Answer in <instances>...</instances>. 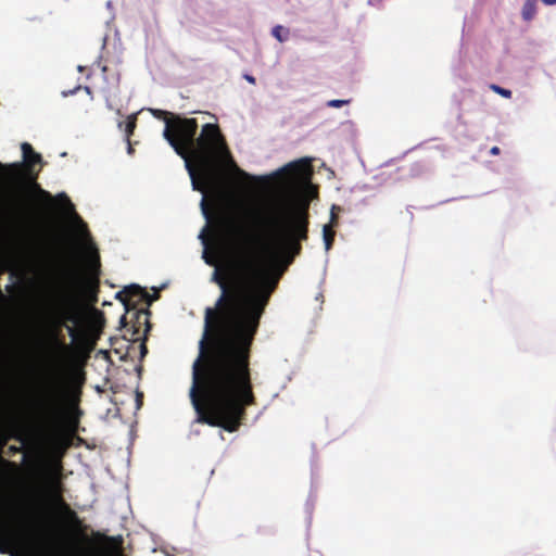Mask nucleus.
Wrapping results in <instances>:
<instances>
[{"label": "nucleus", "mask_w": 556, "mask_h": 556, "mask_svg": "<svg viewBox=\"0 0 556 556\" xmlns=\"http://www.w3.org/2000/svg\"><path fill=\"white\" fill-rule=\"evenodd\" d=\"M31 187L38 192L39 197L47 202L49 210L52 208V195L48 191L41 189L37 182H33Z\"/></svg>", "instance_id": "2eb2a0df"}, {"label": "nucleus", "mask_w": 556, "mask_h": 556, "mask_svg": "<svg viewBox=\"0 0 556 556\" xmlns=\"http://www.w3.org/2000/svg\"><path fill=\"white\" fill-rule=\"evenodd\" d=\"M123 125H124V123H123V122H119V123H118V127H119V128H122V126H123Z\"/></svg>", "instance_id": "4c0bfd02"}, {"label": "nucleus", "mask_w": 556, "mask_h": 556, "mask_svg": "<svg viewBox=\"0 0 556 556\" xmlns=\"http://www.w3.org/2000/svg\"><path fill=\"white\" fill-rule=\"evenodd\" d=\"M96 266L99 267L100 266V262H99V256L98 254L96 255Z\"/></svg>", "instance_id": "c9c22d12"}, {"label": "nucleus", "mask_w": 556, "mask_h": 556, "mask_svg": "<svg viewBox=\"0 0 556 556\" xmlns=\"http://www.w3.org/2000/svg\"><path fill=\"white\" fill-rule=\"evenodd\" d=\"M77 425H78V420L77 419L71 420V427H72L73 430L76 429Z\"/></svg>", "instance_id": "c85d7f7f"}, {"label": "nucleus", "mask_w": 556, "mask_h": 556, "mask_svg": "<svg viewBox=\"0 0 556 556\" xmlns=\"http://www.w3.org/2000/svg\"><path fill=\"white\" fill-rule=\"evenodd\" d=\"M23 157L26 163V166L30 168L36 163L41 162V155L34 151L31 144L28 142H23L21 146Z\"/></svg>", "instance_id": "1a4fd4ad"}, {"label": "nucleus", "mask_w": 556, "mask_h": 556, "mask_svg": "<svg viewBox=\"0 0 556 556\" xmlns=\"http://www.w3.org/2000/svg\"><path fill=\"white\" fill-rule=\"evenodd\" d=\"M83 227H84V229H85L86 233L89 236V233H88V229H87V225H86L85 223H83Z\"/></svg>", "instance_id": "e433bc0d"}, {"label": "nucleus", "mask_w": 556, "mask_h": 556, "mask_svg": "<svg viewBox=\"0 0 556 556\" xmlns=\"http://www.w3.org/2000/svg\"><path fill=\"white\" fill-rule=\"evenodd\" d=\"M244 78L252 85L255 84V78L251 75H244Z\"/></svg>", "instance_id": "a878e982"}, {"label": "nucleus", "mask_w": 556, "mask_h": 556, "mask_svg": "<svg viewBox=\"0 0 556 556\" xmlns=\"http://www.w3.org/2000/svg\"><path fill=\"white\" fill-rule=\"evenodd\" d=\"M536 14V0H526L522 7V18L530 22Z\"/></svg>", "instance_id": "9b49d317"}, {"label": "nucleus", "mask_w": 556, "mask_h": 556, "mask_svg": "<svg viewBox=\"0 0 556 556\" xmlns=\"http://www.w3.org/2000/svg\"><path fill=\"white\" fill-rule=\"evenodd\" d=\"M136 126H137V115L136 114H131L127 117V121L125 122V134H126V139H129L130 136L134 134L135 129H136Z\"/></svg>", "instance_id": "4468645a"}, {"label": "nucleus", "mask_w": 556, "mask_h": 556, "mask_svg": "<svg viewBox=\"0 0 556 556\" xmlns=\"http://www.w3.org/2000/svg\"><path fill=\"white\" fill-rule=\"evenodd\" d=\"M22 164L18 163H12L9 165H4L0 163V172H10L9 179L10 180H21L22 179Z\"/></svg>", "instance_id": "9d476101"}, {"label": "nucleus", "mask_w": 556, "mask_h": 556, "mask_svg": "<svg viewBox=\"0 0 556 556\" xmlns=\"http://www.w3.org/2000/svg\"><path fill=\"white\" fill-rule=\"evenodd\" d=\"M141 399H142V394L141 393H137V402H138L139 405L141 404Z\"/></svg>", "instance_id": "72a5a7b5"}, {"label": "nucleus", "mask_w": 556, "mask_h": 556, "mask_svg": "<svg viewBox=\"0 0 556 556\" xmlns=\"http://www.w3.org/2000/svg\"><path fill=\"white\" fill-rule=\"evenodd\" d=\"M271 35L280 42H283L288 39L289 30L282 27L281 25H277L273 28Z\"/></svg>", "instance_id": "dca6fc26"}, {"label": "nucleus", "mask_w": 556, "mask_h": 556, "mask_svg": "<svg viewBox=\"0 0 556 556\" xmlns=\"http://www.w3.org/2000/svg\"><path fill=\"white\" fill-rule=\"evenodd\" d=\"M84 89H85L86 93H89V94L91 93L90 87L86 86Z\"/></svg>", "instance_id": "f704fd0d"}, {"label": "nucleus", "mask_w": 556, "mask_h": 556, "mask_svg": "<svg viewBox=\"0 0 556 556\" xmlns=\"http://www.w3.org/2000/svg\"><path fill=\"white\" fill-rule=\"evenodd\" d=\"M500 152H501V150H500V148H498V147H493V148H491V150H490V154H492V155H498V154H500Z\"/></svg>", "instance_id": "393cba45"}, {"label": "nucleus", "mask_w": 556, "mask_h": 556, "mask_svg": "<svg viewBox=\"0 0 556 556\" xmlns=\"http://www.w3.org/2000/svg\"><path fill=\"white\" fill-rule=\"evenodd\" d=\"M204 260H205L206 264H208V265H215L216 264V261L214 258L208 257L205 254H204Z\"/></svg>", "instance_id": "b1692460"}, {"label": "nucleus", "mask_w": 556, "mask_h": 556, "mask_svg": "<svg viewBox=\"0 0 556 556\" xmlns=\"http://www.w3.org/2000/svg\"><path fill=\"white\" fill-rule=\"evenodd\" d=\"M1 462H2V463H4V464H7V465H9V466H12V467H15V466H16L14 462H9V460H5V459H3V458H1Z\"/></svg>", "instance_id": "7c9ffc66"}, {"label": "nucleus", "mask_w": 556, "mask_h": 556, "mask_svg": "<svg viewBox=\"0 0 556 556\" xmlns=\"http://www.w3.org/2000/svg\"><path fill=\"white\" fill-rule=\"evenodd\" d=\"M337 210L340 211V207L337 205H332L331 214H330V223L328 225H332L333 228L336 226H338V213L336 212Z\"/></svg>", "instance_id": "6ab92c4d"}, {"label": "nucleus", "mask_w": 556, "mask_h": 556, "mask_svg": "<svg viewBox=\"0 0 556 556\" xmlns=\"http://www.w3.org/2000/svg\"><path fill=\"white\" fill-rule=\"evenodd\" d=\"M0 553L1 554L8 553V546L0 544Z\"/></svg>", "instance_id": "c756f323"}, {"label": "nucleus", "mask_w": 556, "mask_h": 556, "mask_svg": "<svg viewBox=\"0 0 556 556\" xmlns=\"http://www.w3.org/2000/svg\"><path fill=\"white\" fill-rule=\"evenodd\" d=\"M308 217L307 205H279L266 219L270 235L286 257L287 265L300 255L301 242L308 238Z\"/></svg>", "instance_id": "20e7f679"}, {"label": "nucleus", "mask_w": 556, "mask_h": 556, "mask_svg": "<svg viewBox=\"0 0 556 556\" xmlns=\"http://www.w3.org/2000/svg\"><path fill=\"white\" fill-rule=\"evenodd\" d=\"M147 295L146 289L138 285H130L118 291L115 298L123 303L126 314H130L132 309H139L138 306L143 303Z\"/></svg>", "instance_id": "0eeeda50"}, {"label": "nucleus", "mask_w": 556, "mask_h": 556, "mask_svg": "<svg viewBox=\"0 0 556 556\" xmlns=\"http://www.w3.org/2000/svg\"><path fill=\"white\" fill-rule=\"evenodd\" d=\"M62 388L55 376L49 377L42 394L37 404L39 416L48 421L55 422L61 414Z\"/></svg>", "instance_id": "39448f33"}, {"label": "nucleus", "mask_w": 556, "mask_h": 556, "mask_svg": "<svg viewBox=\"0 0 556 556\" xmlns=\"http://www.w3.org/2000/svg\"><path fill=\"white\" fill-rule=\"evenodd\" d=\"M127 142H128V153H132L134 152V148L131 147V143H130V139H126Z\"/></svg>", "instance_id": "2f4dec72"}, {"label": "nucleus", "mask_w": 556, "mask_h": 556, "mask_svg": "<svg viewBox=\"0 0 556 556\" xmlns=\"http://www.w3.org/2000/svg\"><path fill=\"white\" fill-rule=\"evenodd\" d=\"M9 452H10V454L14 455V454H16V453H20V452H21V447L15 446V445H11V446L9 447Z\"/></svg>", "instance_id": "5701e85b"}, {"label": "nucleus", "mask_w": 556, "mask_h": 556, "mask_svg": "<svg viewBox=\"0 0 556 556\" xmlns=\"http://www.w3.org/2000/svg\"><path fill=\"white\" fill-rule=\"evenodd\" d=\"M350 103V100H330L327 102V106L329 108H341Z\"/></svg>", "instance_id": "aec40b11"}, {"label": "nucleus", "mask_w": 556, "mask_h": 556, "mask_svg": "<svg viewBox=\"0 0 556 556\" xmlns=\"http://www.w3.org/2000/svg\"><path fill=\"white\" fill-rule=\"evenodd\" d=\"M79 88H80V87H77L76 89L71 90V91H68V92H63V94H64V96H67V94H74V93H75V91H76L77 89H79Z\"/></svg>", "instance_id": "473e14b6"}, {"label": "nucleus", "mask_w": 556, "mask_h": 556, "mask_svg": "<svg viewBox=\"0 0 556 556\" xmlns=\"http://www.w3.org/2000/svg\"><path fill=\"white\" fill-rule=\"evenodd\" d=\"M9 439L10 437L7 435L4 432H0V448H2L7 444Z\"/></svg>", "instance_id": "4be33fe9"}, {"label": "nucleus", "mask_w": 556, "mask_h": 556, "mask_svg": "<svg viewBox=\"0 0 556 556\" xmlns=\"http://www.w3.org/2000/svg\"><path fill=\"white\" fill-rule=\"evenodd\" d=\"M490 88L501 94L502 97L504 98H507V99H510L511 98V91L509 89H505V88H502L501 86H497V85H491Z\"/></svg>", "instance_id": "a211bd4d"}, {"label": "nucleus", "mask_w": 556, "mask_h": 556, "mask_svg": "<svg viewBox=\"0 0 556 556\" xmlns=\"http://www.w3.org/2000/svg\"><path fill=\"white\" fill-rule=\"evenodd\" d=\"M73 274L68 268H62L53 281L46 316L50 326L49 341L54 346H63L60 333L63 328L72 340L79 337L78 327L84 319L83 306L72 289Z\"/></svg>", "instance_id": "7ed1b4c3"}, {"label": "nucleus", "mask_w": 556, "mask_h": 556, "mask_svg": "<svg viewBox=\"0 0 556 556\" xmlns=\"http://www.w3.org/2000/svg\"><path fill=\"white\" fill-rule=\"evenodd\" d=\"M157 299H159V293L150 294L148 292V295L144 298L143 303H146L148 306H150Z\"/></svg>", "instance_id": "412c9836"}, {"label": "nucleus", "mask_w": 556, "mask_h": 556, "mask_svg": "<svg viewBox=\"0 0 556 556\" xmlns=\"http://www.w3.org/2000/svg\"><path fill=\"white\" fill-rule=\"evenodd\" d=\"M60 489L61 482L58 479H52L50 482V490L53 500L65 510V513L68 516V519L72 522L78 525L79 520L77 514L74 510H72L70 506L64 502Z\"/></svg>", "instance_id": "6e6552de"}, {"label": "nucleus", "mask_w": 556, "mask_h": 556, "mask_svg": "<svg viewBox=\"0 0 556 556\" xmlns=\"http://www.w3.org/2000/svg\"><path fill=\"white\" fill-rule=\"evenodd\" d=\"M17 517L16 509H13L11 506L0 505V519H10L15 520Z\"/></svg>", "instance_id": "f3484780"}, {"label": "nucleus", "mask_w": 556, "mask_h": 556, "mask_svg": "<svg viewBox=\"0 0 556 556\" xmlns=\"http://www.w3.org/2000/svg\"><path fill=\"white\" fill-rule=\"evenodd\" d=\"M150 311L148 308L144 309H132L130 314H124L119 319V325L122 328H125L128 333H130L131 341H137L139 339L140 333L146 334L151 329V324L149 320Z\"/></svg>", "instance_id": "423d86ee"}, {"label": "nucleus", "mask_w": 556, "mask_h": 556, "mask_svg": "<svg viewBox=\"0 0 556 556\" xmlns=\"http://www.w3.org/2000/svg\"><path fill=\"white\" fill-rule=\"evenodd\" d=\"M546 5H554L556 4V0H541Z\"/></svg>", "instance_id": "cd10ccee"}, {"label": "nucleus", "mask_w": 556, "mask_h": 556, "mask_svg": "<svg viewBox=\"0 0 556 556\" xmlns=\"http://www.w3.org/2000/svg\"><path fill=\"white\" fill-rule=\"evenodd\" d=\"M208 233L200 235L204 245L208 236L218 244H228L238 254L235 270L213 274L222 294L215 307H206L199 355L192 365L189 391L195 421L236 432L247 417V408L256 405L251 374V348L261 318L277 288L279 278L273 266H264L255 253V238L238 223L230 208L214 198L200 203Z\"/></svg>", "instance_id": "f257e3e1"}, {"label": "nucleus", "mask_w": 556, "mask_h": 556, "mask_svg": "<svg viewBox=\"0 0 556 556\" xmlns=\"http://www.w3.org/2000/svg\"><path fill=\"white\" fill-rule=\"evenodd\" d=\"M336 231L333 230L332 225H325L323 228V238L325 242L326 251H329L332 248L334 242Z\"/></svg>", "instance_id": "f8f14e48"}, {"label": "nucleus", "mask_w": 556, "mask_h": 556, "mask_svg": "<svg viewBox=\"0 0 556 556\" xmlns=\"http://www.w3.org/2000/svg\"><path fill=\"white\" fill-rule=\"evenodd\" d=\"M167 121L163 137L174 151L185 160L186 168L191 179L193 190L202 192L207 198L212 192L214 198L223 201L222 187L225 178L224 165L229 164L241 175L233 162L225 137L217 124L207 123L202 126L199 137L197 118L173 116Z\"/></svg>", "instance_id": "f03ea898"}, {"label": "nucleus", "mask_w": 556, "mask_h": 556, "mask_svg": "<svg viewBox=\"0 0 556 556\" xmlns=\"http://www.w3.org/2000/svg\"><path fill=\"white\" fill-rule=\"evenodd\" d=\"M150 111L155 118L164 121L165 127H167V121L174 119L173 116L178 115L160 109H151Z\"/></svg>", "instance_id": "ddd939ff"}, {"label": "nucleus", "mask_w": 556, "mask_h": 556, "mask_svg": "<svg viewBox=\"0 0 556 556\" xmlns=\"http://www.w3.org/2000/svg\"><path fill=\"white\" fill-rule=\"evenodd\" d=\"M288 169H291V170H298L299 169V166L298 164L295 163H291L287 166Z\"/></svg>", "instance_id": "bb28decb"}]
</instances>
